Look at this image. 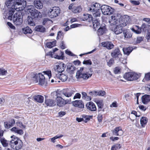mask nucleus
Segmentation results:
<instances>
[{
  "mask_svg": "<svg viewBox=\"0 0 150 150\" xmlns=\"http://www.w3.org/2000/svg\"><path fill=\"white\" fill-rule=\"evenodd\" d=\"M46 55L54 58L58 59L63 60L64 59V52L56 48L52 49V51H51L47 52Z\"/></svg>",
  "mask_w": 150,
  "mask_h": 150,
  "instance_id": "f257e3e1",
  "label": "nucleus"
},
{
  "mask_svg": "<svg viewBox=\"0 0 150 150\" xmlns=\"http://www.w3.org/2000/svg\"><path fill=\"white\" fill-rule=\"evenodd\" d=\"M11 138L12 139L10 142L9 145L11 148L16 150L21 149L23 146L22 140L14 135L11 136Z\"/></svg>",
  "mask_w": 150,
  "mask_h": 150,
  "instance_id": "f03ea898",
  "label": "nucleus"
},
{
  "mask_svg": "<svg viewBox=\"0 0 150 150\" xmlns=\"http://www.w3.org/2000/svg\"><path fill=\"white\" fill-rule=\"evenodd\" d=\"M31 80L33 83H38L41 86L43 85L45 82V77L41 73L38 74L32 73L31 74Z\"/></svg>",
  "mask_w": 150,
  "mask_h": 150,
  "instance_id": "7ed1b4c3",
  "label": "nucleus"
},
{
  "mask_svg": "<svg viewBox=\"0 0 150 150\" xmlns=\"http://www.w3.org/2000/svg\"><path fill=\"white\" fill-rule=\"evenodd\" d=\"M140 77L139 75L134 72H128L125 73L123 75V78L129 81L136 80Z\"/></svg>",
  "mask_w": 150,
  "mask_h": 150,
  "instance_id": "20e7f679",
  "label": "nucleus"
},
{
  "mask_svg": "<svg viewBox=\"0 0 150 150\" xmlns=\"http://www.w3.org/2000/svg\"><path fill=\"white\" fill-rule=\"evenodd\" d=\"M66 67V66L64 63L59 61L56 64L53 68L56 74H59L62 73Z\"/></svg>",
  "mask_w": 150,
  "mask_h": 150,
  "instance_id": "39448f33",
  "label": "nucleus"
},
{
  "mask_svg": "<svg viewBox=\"0 0 150 150\" xmlns=\"http://www.w3.org/2000/svg\"><path fill=\"white\" fill-rule=\"evenodd\" d=\"M14 24L16 25H21L23 22L22 16L20 12L18 11L14 14L13 17Z\"/></svg>",
  "mask_w": 150,
  "mask_h": 150,
  "instance_id": "423d86ee",
  "label": "nucleus"
},
{
  "mask_svg": "<svg viewBox=\"0 0 150 150\" xmlns=\"http://www.w3.org/2000/svg\"><path fill=\"white\" fill-rule=\"evenodd\" d=\"M60 10L59 7H54L50 8L48 11V14L51 18H55L59 15Z\"/></svg>",
  "mask_w": 150,
  "mask_h": 150,
  "instance_id": "0eeeda50",
  "label": "nucleus"
},
{
  "mask_svg": "<svg viewBox=\"0 0 150 150\" xmlns=\"http://www.w3.org/2000/svg\"><path fill=\"white\" fill-rule=\"evenodd\" d=\"M56 100L57 105L60 107H63L67 104L70 103L71 101V99L65 100L59 96H57Z\"/></svg>",
  "mask_w": 150,
  "mask_h": 150,
  "instance_id": "6e6552de",
  "label": "nucleus"
},
{
  "mask_svg": "<svg viewBox=\"0 0 150 150\" xmlns=\"http://www.w3.org/2000/svg\"><path fill=\"white\" fill-rule=\"evenodd\" d=\"M101 10L104 15H110L114 12V9L107 5H103L101 6Z\"/></svg>",
  "mask_w": 150,
  "mask_h": 150,
  "instance_id": "1a4fd4ad",
  "label": "nucleus"
},
{
  "mask_svg": "<svg viewBox=\"0 0 150 150\" xmlns=\"http://www.w3.org/2000/svg\"><path fill=\"white\" fill-rule=\"evenodd\" d=\"M111 55L115 60H120L122 57V54L118 47L115 48L112 51L111 53Z\"/></svg>",
  "mask_w": 150,
  "mask_h": 150,
  "instance_id": "9d476101",
  "label": "nucleus"
},
{
  "mask_svg": "<svg viewBox=\"0 0 150 150\" xmlns=\"http://www.w3.org/2000/svg\"><path fill=\"white\" fill-rule=\"evenodd\" d=\"M23 0H15V5H21L22 4V2H23ZM15 6H14V9L12 8L9 11L8 19L9 20H12V16L15 12V9L17 11H18L20 10V9L19 8H15Z\"/></svg>",
  "mask_w": 150,
  "mask_h": 150,
  "instance_id": "9b49d317",
  "label": "nucleus"
},
{
  "mask_svg": "<svg viewBox=\"0 0 150 150\" xmlns=\"http://www.w3.org/2000/svg\"><path fill=\"white\" fill-rule=\"evenodd\" d=\"M72 103L73 105L79 108V111H81L83 110L84 108V104L82 100H76L72 101Z\"/></svg>",
  "mask_w": 150,
  "mask_h": 150,
  "instance_id": "f8f14e48",
  "label": "nucleus"
},
{
  "mask_svg": "<svg viewBox=\"0 0 150 150\" xmlns=\"http://www.w3.org/2000/svg\"><path fill=\"white\" fill-rule=\"evenodd\" d=\"M81 73V72L79 71L77 74H76V76L77 78L81 79L83 80H86L90 77L92 75V74H90L88 72Z\"/></svg>",
  "mask_w": 150,
  "mask_h": 150,
  "instance_id": "ddd939ff",
  "label": "nucleus"
},
{
  "mask_svg": "<svg viewBox=\"0 0 150 150\" xmlns=\"http://www.w3.org/2000/svg\"><path fill=\"white\" fill-rule=\"evenodd\" d=\"M29 10V12L32 17L34 19H36V18H41L42 17L40 12L35 8L30 9Z\"/></svg>",
  "mask_w": 150,
  "mask_h": 150,
  "instance_id": "4468645a",
  "label": "nucleus"
},
{
  "mask_svg": "<svg viewBox=\"0 0 150 150\" xmlns=\"http://www.w3.org/2000/svg\"><path fill=\"white\" fill-rule=\"evenodd\" d=\"M74 4L72 3L70 4L69 7V9L71 10L74 13H76L81 12L82 10V8L81 6L77 7L74 6Z\"/></svg>",
  "mask_w": 150,
  "mask_h": 150,
  "instance_id": "2eb2a0df",
  "label": "nucleus"
},
{
  "mask_svg": "<svg viewBox=\"0 0 150 150\" xmlns=\"http://www.w3.org/2000/svg\"><path fill=\"white\" fill-rule=\"evenodd\" d=\"M86 106L87 109L91 111H95L97 110L96 105L92 102L90 101L87 103Z\"/></svg>",
  "mask_w": 150,
  "mask_h": 150,
  "instance_id": "dca6fc26",
  "label": "nucleus"
},
{
  "mask_svg": "<svg viewBox=\"0 0 150 150\" xmlns=\"http://www.w3.org/2000/svg\"><path fill=\"white\" fill-rule=\"evenodd\" d=\"M113 135L117 136H121L123 134V132L121 127H115L112 131Z\"/></svg>",
  "mask_w": 150,
  "mask_h": 150,
  "instance_id": "f3484780",
  "label": "nucleus"
},
{
  "mask_svg": "<svg viewBox=\"0 0 150 150\" xmlns=\"http://www.w3.org/2000/svg\"><path fill=\"white\" fill-rule=\"evenodd\" d=\"M15 123V121L13 119H11L8 122H5L4 125L6 128L9 129L12 127Z\"/></svg>",
  "mask_w": 150,
  "mask_h": 150,
  "instance_id": "a211bd4d",
  "label": "nucleus"
},
{
  "mask_svg": "<svg viewBox=\"0 0 150 150\" xmlns=\"http://www.w3.org/2000/svg\"><path fill=\"white\" fill-rule=\"evenodd\" d=\"M94 102L97 105L98 108V112H100L102 110V109L104 107V103L102 100L96 99Z\"/></svg>",
  "mask_w": 150,
  "mask_h": 150,
  "instance_id": "6ab92c4d",
  "label": "nucleus"
},
{
  "mask_svg": "<svg viewBox=\"0 0 150 150\" xmlns=\"http://www.w3.org/2000/svg\"><path fill=\"white\" fill-rule=\"evenodd\" d=\"M102 46L106 47L108 50H110L113 48L114 45L110 42L106 41L103 42L101 43Z\"/></svg>",
  "mask_w": 150,
  "mask_h": 150,
  "instance_id": "aec40b11",
  "label": "nucleus"
},
{
  "mask_svg": "<svg viewBox=\"0 0 150 150\" xmlns=\"http://www.w3.org/2000/svg\"><path fill=\"white\" fill-rule=\"evenodd\" d=\"M81 19L83 21H86L89 22H91L93 20V17L91 14H84L81 18Z\"/></svg>",
  "mask_w": 150,
  "mask_h": 150,
  "instance_id": "412c9836",
  "label": "nucleus"
},
{
  "mask_svg": "<svg viewBox=\"0 0 150 150\" xmlns=\"http://www.w3.org/2000/svg\"><path fill=\"white\" fill-rule=\"evenodd\" d=\"M100 8H101L100 4L96 3L91 5L90 8L89 10L92 11L100 10Z\"/></svg>",
  "mask_w": 150,
  "mask_h": 150,
  "instance_id": "4be33fe9",
  "label": "nucleus"
},
{
  "mask_svg": "<svg viewBox=\"0 0 150 150\" xmlns=\"http://www.w3.org/2000/svg\"><path fill=\"white\" fill-rule=\"evenodd\" d=\"M34 4L35 8L38 9H41L43 7V4L41 0H34Z\"/></svg>",
  "mask_w": 150,
  "mask_h": 150,
  "instance_id": "5701e85b",
  "label": "nucleus"
},
{
  "mask_svg": "<svg viewBox=\"0 0 150 150\" xmlns=\"http://www.w3.org/2000/svg\"><path fill=\"white\" fill-rule=\"evenodd\" d=\"M33 98L36 101L39 103H42L43 102L44 98L40 95H35L33 96Z\"/></svg>",
  "mask_w": 150,
  "mask_h": 150,
  "instance_id": "b1692460",
  "label": "nucleus"
},
{
  "mask_svg": "<svg viewBox=\"0 0 150 150\" xmlns=\"http://www.w3.org/2000/svg\"><path fill=\"white\" fill-rule=\"evenodd\" d=\"M131 29L132 31L137 34H140L142 32L141 27L136 25H133Z\"/></svg>",
  "mask_w": 150,
  "mask_h": 150,
  "instance_id": "393cba45",
  "label": "nucleus"
},
{
  "mask_svg": "<svg viewBox=\"0 0 150 150\" xmlns=\"http://www.w3.org/2000/svg\"><path fill=\"white\" fill-rule=\"evenodd\" d=\"M109 23L113 25H116L118 23V20L117 17L115 16H112L111 17V19H110Z\"/></svg>",
  "mask_w": 150,
  "mask_h": 150,
  "instance_id": "a878e982",
  "label": "nucleus"
},
{
  "mask_svg": "<svg viewBox=\"0 0 150 150\" xmlns=\"http://www.w3.org/2000/svg\"><path fill=\"white\" fill-rule=\"evenodd\" d=\"M45 103L47 106H53L56 105V102L51 99H45Z\"/></svg>",
  "mask_w": 150,
  "mask_h": 150,
  "instance_id": "bb28decb",
  "label": "nucleus"
},
{
  "mask_svg": "<svg viewBox=\"0 0 150 150\" xmlns=\"http://www.w3.org/2000/svg\"><path fill=\"white\" fill-rule=\"evenodd\" d=\"M122 29V27L119 25H117L114 28L113 31L115 34L118 35L122 33L123 31Z\"/></svg>",
  "mask_w": 150,
  "mask_h": 150,
  "instance_id": "cd10ccee",
  "label": "nucleus"
},
{
  "mask_svg": "<svg viewBox=\"0 0 150 150\" xmlns=\"http://www.w3.org/2000/svg\"><path fill=\"white\" fill-rule=\"evenodd\" d=\"M150 96L148 95H145L143 96L142 97V103L144 104H146L150 101Z\"/></svg>",
  "mask_w": 150,
  "mask_h": 150,
  "instance_id": "c85d7f7f",
  "label": "nucleus"
},
{
  "mask_svg": "<svg viewBox=\"0 0 150 150\" xmlns=\"http://www.w3.org/2000/svg\"><path fill=\"white\" fill-rule=\"evenodd\" d=\"M56 76L59 78L62 81H66L67 79V76L66 75L62 73H60L59 74H56Z\"/></svg>",
  "mask_w": 150,
  "mask_h": 150,
  "instance_id": "c756f323",
  "label": "nucleus"
},
{
  "mask_svg": "<svg viewBox=\"0 0 150 150\" xmlns=\"http://www.w3.org/2000/svg\"><path fill=\"white\" fill-rule=\"evenodd\" d=\"M107 29L105 26L100 27L98 30L97 33L99 36L101 35L106 33Z\"/></svg>",
  "mask_w": 150,
  "mask_h": 150,
  "instance_id": "7c9ffc66",
  "label": "nucleus"
},
{
  "mask_svg": "<svg viewBox=\"0 0 150 150\" xmlns=\"http://www.w3.org/2000/svg\"><path fill=\"white\" fill-rule=\"evenodd\" d=\"M141 28L144 32H148L150 30V25L148 24L144 23L142 24Z\"/></svg>",
  "mask_w": 150,
  "mask_h": 150,
  "instance_id": "2f4dec72",
  "label": "nucleus"
},
{
  "mask_svg": "<svg viewBox=\"0 0 150 150\" xmlns=\"http://www.w3.org/2000/svg\"><path fill=\"white\" fill-rule=\"evenodd\" d=\"M140 124L142 127H144L148 122V119L146 117H141L140 120Z\"/></svg>",
  "mask_w": 150,
  "mask_h": 150,
  "instance_id": "473e14b6",
  "label": "nucleus"
},
{
  "mask_svg": "<svg viewBox=\"0 0 150 150\" xmlns=\"http://www.w3.org/2000/svg\"><path fill=\"white\" fill-rule=\"evenodd\" d=\"M122 50L124 54L129 55L133 50V48L132 47H129L123 48Z\"/></svg>",
  "mask_w": 150,
  "mask_h": 150,
  "instance_id": "72a5a7b5",
  "label": "nucleus"
},
{
  "mask_svg": "<svg viewBox=\"0 0 150 150\" xmlns=\"http://www.w3.org/2000/svg\"><path fill=\"white\" fill-rule=\"evenodd\" d=\"M35 30L36 31L44 32L45 31L46 29L43 26L38 25L35 27Z\"/></svg>",
  "mask_w": 150,
  "mask_h": 150,
  "instance_id": "f704fd0d",
  "label": "nucleus"
},
{
  "mask_svg": "<svg viewBox=\"0 0 150 150\" xmlns=\"http://www.w3.org/2000/svg\"><path fill=\"white\" fill-rule=\"evenodd\" d=\"M100 10H98L95 11H92L93 12V19H97L99 18L100 17Z\"/></svg>",
  "mask_w": 150,
  "mask_h": 150,
  "instance_id": "c9c22d12",
  "label": "nucleus"
},
{
  "mask_svg": "<svg viewBox=\"0 0 150 150\" xmlns=\"http://www.w3.org/2000/svg\"><path fill=\"white\" fill-rule=\"evenodd\" d=\"M93 26L94 28H98L100 25V21L99 18L96 19H93Z\"/></svg>",
  "mask_w": 150,
  "mask_h": 150,
  "instance_id": "e433bc0d",
  "label": "nucleus"
},
{
  "mask_svg": "<svg viewBox=\"0 0 150 150\" xmlns=\"http://www.w3.org/2000/svg\"><path fill=\"white\" fill-rule=\"evenodd\" d=\"M27 21L28 22V24L31 26H34L35 25V23L34 21V19L33 17L31 16H28L27 18Z\"/></svg>",
  "mask_w": 150,
  "mask_h": 150,
  "instance_id": "4c0bfd02",
  "label": "nucleus"
},
{
  "mask_svg": "<svg viewBox=\"0 0 150 150\" xmlns=\"http://www.w3.org/2000/svg\"><path fill=\"white\" fill-rule=\"evenodd\" d=\"M56 41L55 40L51 42H47L46 44V46L47 48H51L56 46Z\"/></svg>",
  "mask_w": 150,
  "mask_h": 150,
  "instance_id": "58836bf2",
  "label": "nucleus"
},
{
  "mask_svg": "<svg viewBox=\"0 0 150 150\" xmlns=\"http://www.w3.org/2000/svg\"><path fill=\"white\" fill-rule=\"evenodd\" d=\"M82 95V98L87 101H90L91 100V96H88L87 93L84 92H82L81 93Z\"/></svg>",
  "mask_w": 150,
  "mask_h": 150,
  "instance_id": "ea45409f",
  "label": "nucleus"
},
{
  "mask_svg": "<svg viewBox=\"0 0 150 150\" xmlns=\"http://www.w3.org/2000/svg\"><path fill=\"white\" fill-rule=\"evenodd\" d=\"M23 32L24 34H31L32 33V30L29 27L27 26L22 29Z\"/></svg>",
  "mask_w": 150,
  "mask_h": 150,
  "instance_id": "a19ab883",
  "label": "nucleus"
},
{
  "mask_svg": "<svg viewBox=\"0 0 150 150\" xmlns=\"http://www.w3.org/2000/svg\"><path fill=\"white\" fill-rule=\"evenodd\" d=\"M93 116L92 115H82V117L83 118V121L85 123H87L88 121L92 119Z\"/></svg>",
  "mask_w": 150,
  "mask_h": 150,
  "instance_id": "79ce46f5",
  "label": "nucleus"
},
{
  "mask_svg": "<svg viewBox=\"0 0 150 150\" xmlns=\"http://www.w3.org/2000/svg\"><path fill=\"white\" fill-rule=\"evenodd\" d=\"M121 19L124 20L125 22L127 24L129 23L130 21V19L129 16L127 15H124L121 16Z\"/></svg>",
  "mask_w": 150,
  "mask_h": 150,
  "instance_id": "37998d69",
  "label": "nucleus"
},
{
  "mask_svg": "<svg viewBox=\"0 0 150 150\" xmlns=\"http://www.w3.org/2000/svg\"><path fill=\"white\" fill-rule=\"evenodd\" d=\"M121 147V144L116 143L112 146L110 150H117L118 149H120Z\"/></svg>",
  "mask_w": 150,
  "mask_h": 150,
  "instance_id": "c03bdc74",
  "label": "nucleus"
},
{
  "mask_svg": "<svg viewBox=\"0 0 150 150\" xmlns=\"http://www.w3.org/2000/svg\"><path fill=\"white\" fill-rule=\"evenodd\" d=\"M1 142L4 147H6L8 146V141L5 139V138H2L1 139Z\"/></svg>",
  "mask_w": 150,
  "mask_h": 150,
  "instance_id": "a18cd8bd",
  "label": "nucleus"
},
{
  "mask_svg": "<svg viewBox=\"0 0 150 150\" xmlns=\"http://www.w3.org/2000/svg\"><path fill=\"white\" fill-rule=\"evenodd\" d=\"M74 92L73 91H71L70 92H65L63 93V94L65 96L67 97H71L73 94H74Z\"/></svg>",
  "mask_w": 150,
  "mask_h": 150,
  "instance_id": "49530a36",
  "label": "nucleus"
},
{
  "mask_svg": "<svg viewBox=\"0 0 150 150\" xmlns=\"http://www.w3.org/2000/svg\"><path fill=\"white\" fill-rule=\"evenodd\" d=\"M150 80V72L145 74L143 81Z\"/></svg>",
  "mask_w": 150,
  "mask_h": 150,
  "instance_id": "de8ad7c7",
  "label": "nucleus"
},
{
  "mask_svg": "<svg viewBox=\"0 0 150 150\" xmlns=\"http://www.w3.org/2000/svg\"><path fill=\"white\" fill-rule=\"evenodd\" d=\"M124 36L125 38H130L132 36V34L129 32L127 31L126 32H123Z\"/></svg>",
  "mask_w": 150,
  "mask_h": 150,
  "instance_id": "09e8293b",
  "label": "nucleus"
},
{
  "mask_svg": "<svg viewBox=\"0 0 150 150\" xmlns=\"http://www.w3.org/2000/svg\"><path fill=\"white\" fill-rule=\"evenodd\" d=\"M118 22L119 23V25L122 27H125L127 25V24L124 22V20L123 21L121 19V17L120 18L119 20L118 21Z\"/></svg>",
  "mask_w": 150,
  "mask_h": 150,
  "instance_id": "8fccbe9b",
  "label": "nucleus"
},
{
  "mask_svg": "<svg viewBox=\"0 0 150 150\" xmlns=\"http://www.w3.org/2000/svg\"><path fill=\"white\" fill-rule=\"evenodd\" d=\"M118 22L119 23V25L122 27H125L127 25V24L124 22V20L123 21L121 19V17L120 18L119 20L118 21Z\"/></svg>",
  "mask_w": 150,
  "mask_h": 150,
  "instance_id": "3c124183",
  "label": "nucleus"
},
{
  "mask_svg": "<svg viewBox=\"0 0 150 150\" xmlns=\"http://www.w3.org/2000/svg\"><path fill=\"white\" fill-rule=\"evenodd\" d=\"M106 93L105 91L100 90L99 91H97V96H104L106 95Z\"/></svg>",
  "mask_w": 150,
  "mask_h": 150,
  "instance_id": "603ef678",
  "label": "nucleus"
},
{
  "mask_svg": "<svg viewBox=\"0 0 150 150\" xmlns=\"http://www.w3.org/2000/svg\"><path fill=\"white\" fill-rule=\"evenodd\" d=\"M63 135L61 134L60 135H57L51 138V142L53 143H54L55 142V140L59 138H61L63 137Z\"/></svg>",
  "mask_w": 150,
  "mask_h": 150,
  "instance_id": "864d4df0",
  "label": "nucleus"
},
{
  "mask_svg": "<svg viewBox=\"0 0 150 150\" xmlns=\"http://www.w3.org/2000/svg\"><path fill=\"white\" fill-rule=\"evenodd\" d=\"M114 59L112 57L110 59L107 63L109 67H111L114 63Z\"/></svg>",
  "mask_w": 150,
  "mask_h": 150,
  "instance_id": "5fc2aeb1",
  "label": "nucleus"
},
{
  "mask_svg": "<svg viewBox=\"0 0 150 150\" xmlns=\"http://www.w3.org/2000/svg\"><path fill=\"white\" fill-rule=\"evenodd\" d=\"M7 73V71L3 68H0V75L4 76Z\"/></svg>",
  "mask_w": 150,
  "mask_h": 150,
  "instance_id": "6e6d98bb",
  "label": "nucleus"
},
{
  "mask_svg": "<svg viewBox=\"0 0 150 150\" xmlns=\"http://www.w3.org/2000/svg\"><path fill=\"white\" fill-rule=\"evenodd\" d=\"M121 69L119 67H115L113 70L114 73L115 74H117L120 73Z\"/></svg>",
  "mask_w": 150,
  "mask_h": 150,
  "instance_id": "4d7b16f0",
  "label": "nucleus"
},
{
  "mask_svg": "<svg viewBox=\"0 0 150 150\" xmlns=\"http://www.w3.org/2000/svg\"><path fill=\"white\" fill-rule=\"evenodd\" d=\"M103 115L99 113L98 114L97 116V120L99 122H102L103 119Z\"/></svg>",
  "mask_w": 150,
  "mask_h": 150,
  "instance_id": "13d9d810",
  "label": "nucleus"
},
{
  "mask_svg": "<svg viewBox=\"0 0 150 150\" xmlns=\"http://www.w3.org/2000/svg\"><path fill=\"white\" fill-rule=\"evenodd\" d=\"M130 3L133 5H138L140 3L139 1L131 0L129 1Z\"/></svg>",
  "mask_w": 150,
  "mask_h": 150,
  "instance_id": "bf43d9fd",
  "label": "nucleus"
},
{
  "mask_svg": "<svg viewBox=\"0 0 150 150\" xmlns=\"http://www.w3.org/2000/svg\"><path fill=\"white\" fill-rule=\"evenodd\" d=\"M64 34L63 32L61 31H59L57 33V39H58L61 38H63Z\"/></svg>",
  "mask_w": 150,
  "mask_h": 150,
  "instance_id": "052dcab7",
  "label": "nucleus"
},
{
  "mask_svg": "<svg viewBox=\"0 0 150 150\" xmlns=\"http://www.w3.org/2000/svg\"><path fill=\"white\" fill-rule=\"evenodd\" d=\"M43 72L45 74L47 75L48 76L49 79H50L51 78L52 74L50 70H48V71H44Z\"/></svg>",
  "mask_w": 150,
  "mask_h": 150,
  "instance_id": "680f3d73",
  "label": "nucleus"
},
{
  "mask_svg": "<svg viewBox=\"0 0 150 150\" xmlns=\"http://www.w3.org/2000/svg\"><path fill=\"white\" fill-rule=\"evenodd\" d=\"M144 38L142 37H137L136 41L137 43H139L143 41Z\"/></svg>",
  "mask_w": 150,
  "mask_h": 150,
  "instance_id": "e2e57ef3",
  "label": "nucleus"
},
{
  "mask_svg": "<svg viewBox=\"0 0 150 150\" xmlns=\"http://www.w3.org/2000/svg\"><path fill=\"white\" fill-rule=\"evenodd\" d=\"M97 91H90L89 93V94L90 96H97Z\"/></svg>",
  "mask_w": 150,
  "mask_h": 150,
  "instance_id": "0e129e2a",
  "label": "nucleus"
},
{
  "mask_svg": "<svg viewBox=\"0 0 150 150\" xmlns=\"http://www.w3.org/2000/svg\"><path fill=\"white\" fill-rule=\"evenodd\" d=\"M83 64H85L91 65L92 64V62L90 59L86 60H84L83 62Z\"/></svg>",
  "mask_w": 150,
  "mask_h": 150,
  "instance_id": "69168bd1",
  "label": "nucleus"
},
{
  "mask_svg": "<svg viewBox=\"0 0 150 150\" xmlns=\"http://www.w3.org/2000/svg\"><path fill=\"white\" fill-rule=\"evenodd\" d=\"M81 98V94L78 93H76L73 97V99H80Z\"/></svg>",
  "mask_w": 150,
  "mask_h": 150,
  "instance_id": "338daca9",
  "label": "nucleus"
},
{
  "mask_svg": "<svg viewBox=\"0 0 150 150\" xmlns=\"http://www.w3.org/2000/svg\"><path fill=\"white\" fill-rule=\"evenodd\" d=\"M65 53L71 56H74L75 55L71 52L68 50H65Z\"/></svg>",
  "mask_w": 150,
  "mask_h": 150,
  "instance_id": "774afa93",
  "label": "nucleus"
}]
</instances>
